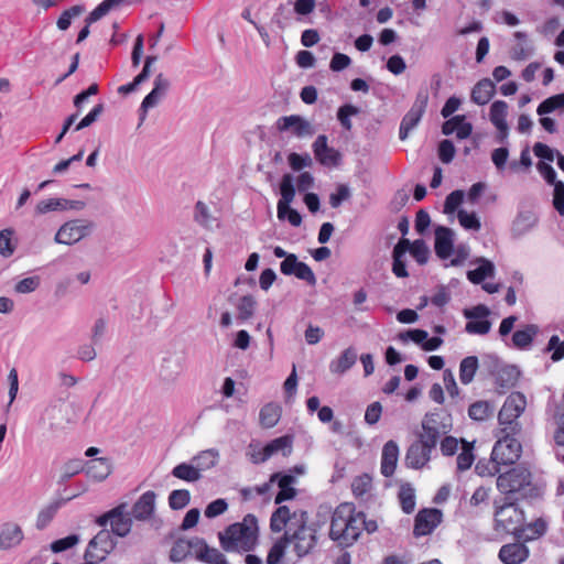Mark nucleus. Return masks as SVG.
<instances>
[{
    "label": "nucleus",
    "instance_id": "1",
    "mask_svg": "<svg viewBox=\"0 0 564 564\" xmlns=\"http://www.w3.org/2000/svg\"><path fill=\"white\" fill-rule=\"evenodd\" d=\"M366 530L369 534L378 530L376 520H367L362 511H356L352 503H340L333 512L329 538L341 547L352 545Z\"/></svg>",
    "mask_w": 564,
    "mask_h": 564
},
{
    "label": "nucleus",
    "instance_id": "2",
    "mask_svg": "<svg viewBox=\"0 0 564 564\" xmlns=\"http://www.w3.org/2000/svg\"><path fill=\"white\" fill-rule=\"evenodd\" d=\"M497 489L511 501L541 499L544 494L543 486L533 482L529 468L518 465L497 477Z\"/></svg>",
    "mask_w": 564,
    "mask_h": 564
},
{
    "label": "nucleus",
    "instance_id": "3",
    "mask_svg": "<svg viewBox=\"0 0 564 564\" xmlns=\"http://www.w3.org/2000/svg\"><path fill=\"white\" fill-rule=\"evenodd\" d=\"M220 547L228 553H249L259 543V525L254 514L248 513L241 522L229 524L218 532Z\"/></svg>",
    "mask_w": 564,
    "mask_h": 564
},
{
    "label": "nucleus",
    "instance_id": "4",
    "mask_svg": "<svg viewBox=\"0 0 564 564\" xmlns=\"http://www.w3.org/2000/svg\"><path fill=\"white\" fill-rule=\"evenodd\" d=\"M494 530L506 534H512L517 541H521L525 533V512L519 506V501H511L510 497L494 500Z\"/></svg>",
    "mask_w": 564,
    "mask_h": 564
},
{
    "label": "nucleus",
    "instance_id": "5",
    "mask_svg": "<svg viewBox=\"0 0 564 564\" xmlns=\"http://www.w3.org/2000/svg\"><path fill=\"white\" fill-rule=\"evenodd\" d=\"M132 519L141 520V496L132 503L123 501L116 508L98 517L96 523L106 527L110 523L111 533L118 536H126L132 527Z\"/></svg>",
    "mask_w": 564,
    "mask_h": 564
},
{
    "label": "nucleus",
    "instance_id": "6",
    "mask_svg": "<svg viewBox=\"0 0 564 564\" xmlns=\"http://www.w3.org/2000/svg\"><path fill=\"white\" fill-rule=\"evenodd\" d=\"M295 521L284 531L289 543H293L297 558L306 556L317 544V530L307 525V512L301 511L300 520Z\"/></svg>",
    "mask_w": 564,
    "mask_h": 564
},
{
    "label": "nucleus",
    "instance_id": "7",
    "mask_svg": "<svg viewBox=\"0 0 564 564\" xmlns=\"http://www.w3.org/2000/svg\"><path fill=\"white\" fill-rule=\"evenodd\" d=\"M488 372L495 377L496 389L503 394L514 388L521 376L516 365H505L497 355L488 354L484 357Z\"/></svg>",
    "mask_w": 564,
    "mask_h": 564
},
{
    "label": "nucleus",
    "instance_id": "8",
    "mask_svg": "<svg viewBox=\"0 0 564 564\" xmlns=\"http://www.w3.org/2000/svg\"><path fill=\"white\" fill-rule=\"evenodd\" d=\"M521 443L509 433L498 440L491 451V460L494 463V470L489 475H495L500 471V465H513L521 456Z\"/></svg>",
    "mask_w": 564,
    "mask_h": 564
},
{
    "label": "nucleus",
    "instance_id": "9",
    "mask_svg": "<svg viewBox=\"0 0 564 564\" xmlns=\"http://www.w3.org/2000/svg\"><path fill=\"white\" fill-rule=\"evenodd\" d=\"M94 229V223L84 219H74L63 224L57 230L54 240L57 243L72 246L87 237Z\"/></svg>",
    "mask_w": 564,
    "mask_h": 564
},
{
    "label": "nucleus",
    "instance_id": "10",
    "mask_svg": "<svg viewBox=\"0 0 564 564\" xmlns=\"http://www.w3.org/2000/svg\"><path fill=\"white\" fill-rule=\"evenodd\" d=\"M429 93L426 89H421L415 97L410 110L404 115L399 128L400 140H405L409 133L419 124L427 106Z\"/></svg>",
    "mask_w": 564,
    "mask_h": 564
},
{
    "label": "nucleus",
    "instance_id": "11",
    "mask_svg": "<svg viewBox=\"0 0 564 564\" xmlns=\"http://www.w3.org/2000/svg\"><path fill=\"white\" fill-rule=\"evenodd\" d=\"M490 310L485 304H478L470 308H465L463 314L467 319L465 330L473 335H486L490 332L491 322L488 319Z\"/></svg>",
    "mask_w": 564,
    "mask_h": 564
},
{
    "label": "nucleus",
    "instance_id": "12",
    "mask_svg": "<svg viewBox=\"0 0 564 564\" xmlns=\"http://www.w3.org/2000/svg\"><path fill=\"white\" fill-rule=\"evenodd\" d=\"M525 398L520 392L511 393L505 401L501 410L498 413V422L500 425H509L511 431L514 432L518 426L517 419L522 414L525 409Z\"/></svg>",
    "mask_w": 564,
    "mask_h": 564
},
{
    "label": "nucleus",
    "instance_id": "13",
    "mask_svg": "<svg viewBox=\"0 0 564 564\" xmlns=\"http://www.w3.org/2000/svg\"><path fill=\"white\" fill-rule=\"evenodd\" d=\"M116 542L110 531L100 530L88 543L85 552L86 560L104 561L115 549Z\"/></svg>",
    "mask_w": 564,
    "mask_h": 564
},
{
    "label": "nucleus",
    "instance_id": "14",
    "mask_svg": "<svg viewBox=\"0 0 564 564\" xmlns=\"http://www.w3.org/2000/svg\"><path fill=\"white\" fill-rule=\"evenodd\" d=\"M280 271L284 275H295L310 286H315L317 279L313 270L305 262L299 261L295 253H291L280 263Z\"/></svg>",
    "mask_w": 564,
    "mask_h": 564
},
{
    "label": "nucleus",
    "instance_id": "15",
    "mask_svg": "<svg viewBox=\"0 0 564 564\" xmlns=\"http://www.w3.org/2000/svg\"><path fill=\"white\" fill-rule=\"evenodd\" d=\"M539 223V216L533 208L520 205L511 224L510 234L513 239H519L529 234Z\"/></svg>",
    "mask_w": 564,
    "mask_h": 564
},
{
    "label": "nucleus",
    "instance_id": "16",
    "mask_svg": "<svg viewBox=\"0 0 564 564\" xmlns=\"http://www.w3.org/2000/svg\"><path fill=\"white\" fill-rule=\"evenodd\" d=\"M443 513L436 508L420 510L414 519L413 535L415 538L431 534L442 522Z\"/></svg>",
    "mask_w": 564,
    "mask_h": 564
},
{
    "label": "nucleus",
    "instance_id": "17",
    "mask_svg": "<svg viewBox=\"0 0 564 564\" xmlns=\"http://www.w3.org/2000/svg\"><path fill=\"white\" fill-rule=\"evenodd\" d=\"M328 138L325 134H319L312 144L313 153L316 161L326 167H337L341 164V153L328 147Z\"/></svg>",
    "mask_w": 564,
    "mask_h": 564
},
{
    "label": "nucleus",
    "instance_id": "18",
    "mask_svg": "<svg viewBox=\"0 0 564 564\" xmlns=\"http://www.w3.org/2000/svg\"><path fill=\"white\" fill-rule=\"evenodd\" d=\"M276 128L281 132L292 129V133L296 138H306L315 134V128L313 124L300 115H291L279 118L276 121Z\"/></svg>",
    "mask_w": 564,
    "mask_h": 564
},
{
    "label": "nucleus",
    "instance_id": "19",
    "mask_svg": "<svg viewBox=\"0 0 564 564\" xmlns=\"http://www.w3.org/2000/svg\"><path fill=\"white\" fill-rule=\"evenodd\" d=\"M152 90L143 98V120L149 109L156 107L166 96L170 89V80L159 74L154 79Z\"/></svg>",
    "mask_w": 564,
    "mask_h": 564
},
{
    "label": "nucleus",
    "instance_id": "20",
    "mask_svg": "<svg viewBox=\"0 0 564 564\" xmlns=\"http://www.w3.org/2000/svg\"><path fill=\"white\" fill-rule=\"evenodd\" d=\"M434 250L442 260L448 259L454 253V231L451 228L438 226L435 229Z\"/></svg>",
    "mask_w": 564,
    "mask_h": 564
},
{
    "label": "nucleus",
    "instance_id": "21",
    "mask_svg": "<svg viewBox=\"0 0 564 564\" xmlns=\"http://www.w3.org/2000/svg\"><path fill=\"white\" fill-rule=\"evenodd\" d=\"M529 555L530 550L520 541L502 545L498 554L500 561L505 564H521L527 561Z\"/></svg>",
    "mask_w": 564,
    "mask_h": 564
},
{
    "label": "nucleus",
    "instance_id": "22",
    "mask_svg": "<svg viewBox=\"0 0 564 564\" xmlns=\"http://www.w3.org/2000/svg\"><path fill=\"white\" fill-rule=\"evenodd\" d=\"M276 481L279 492L274 498V503L280 505L283 501L292 500L296 496V490L292 486L295 482V477L291 474L274 473L270 477V482Z\"/></svg>",
    "mask_w": 564,
    "mask_h": 564
},
{
    "label": "nucleus",
    "instance_id": "23",
    "mask_svg": "<svg viewBox=\"0 0 564 564\" xmlns=\"http://www.w3.org/2000/svg\"><path fill=\"white\" fill-rule=\"evenodd\" d=\"M24 539L22 528L14 522H4L0 527V550L8 551L20 545Z\"/></svg>",
    "mask_w": 564,
    "mask_h": 564
},
{
    "label": "nucleus",
    "instance_id": "24",
    "mask_svg": "<svg viewBox=\"0 0 564 564\" xmlns=\"http://www.w3.org/2000/svg\"><path fill=\"white\" fill-rule=\"evenodd\" d=\"M296 193V187L293 183V176L291 174H284L280 182V195L281 198L278 202V218L280 220L285 219V210L291 206Z\"/></svg>",
    "mask_w": 564,
    "mask_h": 564
},
{
    "label": "nucleus",
    "instance_id": "25",
    "mask_svg": "<svg viewBox=\"0 0 564 564\" xmlns=\"http://www.w3.org/2000/svg\"><path fill=\"white\" fill-rule=\"evenodd\" d=\"M399 459V445L395 441H388L381 453V466L380 471L384 477H391L397 468Z\"/></svg>",
    "mask_w": 564,
    "mask_h": 564
},
{
    "label": "nucleus",
    "instance_id": "26",
    "mask_svg": "<svg viewBox=\"0 0 564 564\" xmlns=\"http://www.w3.org/2000/svg\"><path fill=\"white\" fill-rule=\"evenodd\" d=\"M431 453L422 443L413 442L406 449L404 459L406 467L412 469L424 467L431 459Z\"/></svg>",
    "mask_w": 564,
    "mask_h": 564
},
{
    "label": "nucleus",
    "instance_id": "27",
    "mask_svg": "<svg viewBox=\"0 0 564 564\" xmlns=\"http://www.w3.org/2000/svg\"><path fill=\"white\" fill-rule=\"evenodd\" d=\"M185 368L184 358L180 355H170L163 358L160 367V377L167 382L175 381Z\"/></svg>",
    "mask_w": 564,
    "mask_h": 564
},
{
    "label": "nucleus",
    "instance_id": "28",
    "mask_svg": "<svg viewBox=\"0 0 564 564\" xmlns=\"http://www.w3.org/2000/svg\"><path fill=\"white\" fill-rule=\"evenodd\" d=\"M301 511L302 510L294 511L293 513H291L289 507H278L270 519L271 531L278 533L281 532L284 528L286 530L288 527L291 525L293 521H295L296 516H301ZM299 520L300 518L297 519V521Z\"/></svg>",
    "mask_w": 564,
    "mask_h": 564
},
{
    "label": "nucleus",
    "instance_id": "29",
    "mask_svg": "<svg viewBox=\"0 0 564 564\" xmlns=\"http://www.w3.org/2000/svg\"><path fill=\"white\" fill-rule=\"evenodd\" d=\"M293 436L283 435L276 437L264 445L263 456L260 460H268L274 454L281 453L284 457H288L292 453Z\"/></svg>",
    "mask_w": 564,
    "mask_h": 564
},
{
    "label": "nucleus",
    "instance_id": "30",
    "mask_svg": "<svg viewBox=\"0 0 564 564\" xmlns=\"http://www.w3.org/2000/svg\"><path fill=\"white\" fill-rule=\"evenodd\" d=\"M496 93V86L489 78L480 79L471 89L470 99L473 102L484 106L490 101Z\"/></svg>",
    "mask_w": 564,
    "mask_h": 564
},
{
    "label": "nucleus",
    "instance_id": "31",
    "mask_svg": "<svg viewBox=\"0 0 564 564\" xmlns=\"http://www.w3.org/2000/svg\"><path fill=\"white\" fill-rule=\"evenodd\" d=\"M539 333V326L535 324H527L522 329H518L512 334V345L520 350H527L531 347L534 337Z\"/></svg>",
    "mask_w": 564,
    "mask_h": 564
},
{
    "label": "nucleus",
    "instance_id": "32",
    "mask_svg": "<svg viewBox=\"0 0 564 564\" xmlns=\"http://www.w3.org/2000/svg\"><path fill=\"white\" fill-rule=\"evenodd\" d=\"M111 473V464L108 458H96L87 463L86 475L96 480H105Z\"/></svg>",
    "mask_w": 564,
    "mask_h": 564
},
{
    "label": "nucleus",
    "instance_id": "33",
    "mask_svg": "<svg viewBox=\"0 0 564 564\" xmlns=\"http://www.w3.org/2000/svg\"><path fill=\"white\" fill-rule=\"evenodd\" d=\"M477 262L479 263L478 267L467 272V279L474 284H480L487 278H492L495 274V265L490 260L479 258Z\"/></svg>",
    "mask_w": 564,
    "mask_h": 564
},
{
    "label": "nucleus",
    "instance_id": "34",
    "mask_svg": "<svg viewBox=\"0 0 564 564\" xmlns=\"http://www.w3.org/2000/svg\"><path fill=\"white\" fill-rule=\"evenodd\" d=\"M357 360V352L354 347H348L341 355L329 364V369L334 373H345Z\"/></svg>",
    "mask_w": 564,
    "mask_h": 564
},
{
    "label": "nucleus",
    "instance_id": "35",
    "mask_svg": "<svg viewBox=\"0 0 564 564\" xmlns=\"http://www.w3.org/2000/svg\"><path fill=\"white\" fill-rule=\"evenodd\" d=\"M281 417V409L274 403L264 404L259 413V421L262 427L271 429L275 426Z\"/></svg>",
    "mask_w": 564,
    "mask_h": 564
},
{
    "label": "nucleus",
    "instance_id": "36",
    "mask_svg": "<svg viewBox=\"0 0 564 564\" xmlns=\"http://www.w3.org/2000/svg\"><path fill=\"white\" fill-rule=\"evenodd\" d=\"M171 475L187 482H195L202 478V474L193 462L192 464L181 463L176 465L172 469Z\"/></svg>",
    "mask_w": 564,
    "mask_h": 564
},
{
    "label": "nucleus",
    "instance_id": "37",
    "mask_svg": "<svg viewBox=\"0 0 564 564\" xmlns=\"http://www.w3.org/2000/svg\"><path fill=\"white\" fill-rule=\"evenodd\" d=\"M219 459V453L215 448L202 451L193 457L192 462L198 468V471H204L215 467Z\"/></svg>",
    "mask_w": 564,
    "mask_h": 564
},
{
    "label": "nucleus",
    "instance_id": "38",
    "mask_svg": "<svg viewBox=\"0 0 564 564\" xmlns=\"http://www.w3.org/2000/svg\"><path fill=\"white\" fill-rule=\"evenodd\" d=\"M398 499L401 506V509L404 513L410 514L415 509V491L413 486L410 482H404L400 486V490L398 492Z\"/></svg>",
    "mask_w": 564,
    "mask_h": 564
},
{
    "label": "nucleus",
    "instance_id": "39",
    "mask_svg": "<svg viewBox=\"0 0 564 564\" xmlns=\"http://www.w3.org/2000/svg\"><path fill=\"white\" fill-rule=\"evenodd\" d=\"M479 367L478 358L476 356L465 357L459 364V380L463 384H469L477 372Z\"/></svg>",
    "mask_w": 564,
    "mask_h": 564
},
{
    "label": "nucleus",
    "instance_id": "40",
    "mask_svg": "<svg viewBox=\"0 0 564 564\" xmlns=\"http://www.w3.org/2000/svg\"><path fill=\"white\" fill-rule=\"evenodd\" d=\"M191 555V539L180 538L177 539L171 550L169 558L173 563H178L184 561Z\"/></svg>",
    "mask_w": 564,
    "mask_h": 564
},
{
    "label": "nucleus",
    "instance_id": "41",
    "mask_svg": "<svg viewBox=\"0 0 564 564\" xmlns=\"http://www.w3.org/2000/svg\"><path fill=\"white\" fill-rule=\"evenodd\" d=\"M149 19L151 20V24L149 23L144 31L149 37V48L153 51L164 31V22L156 15H150Z\"/></svg>",
    "mask_w": 564,
    "mask_h": 564
},
{
    "label": "nucleus",
    "instance_id": "42",
    "mask_svg": "<svg viewBox=\"0 0 564 564\" xmlns=\"http://www.w3.org/2000/svg\"><path fill=\"white\" fill-rule=\"evenodd\" d=\"M494 413V408L488 401H476L468 408V416L474 421H485Z\"/></svg>",
    "mask_w": 564,
    "mask_h": 564
},
{
    "label": "nucleus",
    "instance_id": "43",
    "mask_svg": "<svg viewBox=\"0 0 564 564\" xmlns=\"http://www.w3.org/2000/svg\"><path fill=\"white\" fill-rule=\"evenodd\" d=\"M507 110H508V105L503 100H496L491 104L489 118H490L491 123L496 128H503L505 123H507V120H506Z\"/></svg>",
    "mask_w": 564,
    "mask_h": 564
},
{
    "label": "nucleus",
    "instance_id": "44",
    "mask_svg": "<svg viewBox=\"0 0 564 564\" xmlns=\"http://www.w3.org/2000/svg\"><path fill=\"white\" fill-rule=\"evenodd\" d=\"M257 306V301L250 294L243 295L240 297L239 303L237 304L238 316L237 318L240 321H248L254 314Z\"/></svg>",
    "mask_w": 564,
    "mask_h": 564
},
{
    "label": "nucleus",
    "instance_id": "45",
    "mask_svg": "<svg viewBox=\"0 0 564 564\" xmlns=\"http://www.w3.org/2000/svg\"><path fill=\"white\" fill-rule=\"evenodd\" d=\"M289 544V539L283 534L269 550L267 564H281Z\"/></svg>",
    "mask_w": 564,
    "mask_h": 564
},
{
    "label": "nucleus",
    "instance_id": "46",
    "mask_svg": "<svg viewBox=\"0 0 564 564\" xmlns=\"http://www.w3.org/2000/svg\"><path fill=\"white\" fill-rule=\"evenodd\" d=\"M462 443L463 448L457 456V469L460 471H465L471 467L475 460V455L473 453V443H469L465 440H462Z\"/></svg>",
    "mask_w": 564,
    "mask_h": 564
},
{
    "label": "nucleus",
    "instance_id": "47",
    "mask_svg": "<svg viewBox=\"0 0 564 564\" xmlns=\"http://www.w3.org/2000/svg\"><path fill=\"white\" fill-rule=\"evenodd\" d=\"M65 209H67V203L65 198H48L37 203L35 207V214L44 215L48 212Z\"/></svg>",
    "mask_w": 564,
    "mask_h": 564
},
{
    "label": "nucleus",
    "instance_id": "48",
    "mask_svg": "<svg viewBox=\"0 0 564 564\" xmlns=\"http://www.w3.org/2000/svg\"><path fill=\"white\" fill-rule=\"evenodd\" d=\"M191 501V492L187 489H175L170 492L169 506L172 510H181Z\"/></svg>",
    "mask_w": 564,
    "mask_h": 564
},
{
    "label": "nucleus",
    "instance_id": "49",
    "mask_svg": "<svg viewBox=\"0 0 564 564\" xmlns=\"http://www.w3.org/2000/svg\"><path fill=\"white\" fill-rule=\"evenodd\" d=\"M359 111V108L351 104L340 106L337 110V119L340 126L347 131L351 130L352 123L350 117L357 116Z\"/></svg>",
    "mask_w": 564,
    "mask_h": 564
},
{
    "label": "nucleus",
    "instance_id": "50",
    "mask_svg": "<svg viewBox=\"0 0 564 564\" xmlns=\"http://www.w3.org/2000/svg\"><path fill=\"white\" fill-rule=\"evenodd\" d=\"M524 528L525 531H531V534L525 535L523 533V538L521 539V541L529 542L543 536L547 531V523L544 519L539 518L535 521L524 525Z\"/></svg>",
    "mask_w": 564,
    "mask_h": 564
},
{
    "label": "nucleus",
    "instance_id": "51",
    "mask_svg": "<svg viewBox=\"0 0 564 564\" xmlns=\"http://www.w3.org/2000/svg\"><path fill=\"white\" fill-rule=\"evenodd\" d=\"M85 11L84 6H73L69 9L62 12L57 19L56 25L61 31H66L72 23V19L80 15Z\"/></svg>",
    "mask_w": 564,
    "mask_h": 564
},
{
    "label": "nucleus",
    "instance_id": "52",
    "mask_svg": "<svg viewBox=\"0 0 564 564\" xmlns=\"http://www.w3.org/2000/svg\"><path fill=\"white\" fill-rule=\"evenodd\" d=\"M544 352H552L551 359L557 362L564 358V340H561L557 335H552L547 341Z\"/></svg>",
    "mask_w": 564,
    "mask_h": 564
},
{
    "label": "nucleus",
    "instance_id": "53",
    "mask_svg": "<svg viewBox=\"0 0 564 564\" xmlns=\"http://www.w3.org/2000/svg\"><path fill=\"white\" fill-rule=\"evenodd\" d=\"M457 217L460 226L466 230L478 231L481 228L479 217L476 213H467L466 210L460 209L458 210Z\"/></svg>",
    "mask_w": 564,
    "mask_h": 564
},
{
    "label": "nucleus",
    "instance_id": "54",
    "mask_svg": "<svg viewBox=\"0 0 564 564\" xmlns=\"http://www.w3.org/2000/svg\"><path fill=\"white\" fill-rule=\"evenodd\" d=\"M410 254L420 265H424L429 261L430 249L423 239H416L414 240V246L411 248Z\"/></svg>",
    "mask_w": 564,
    "mask_h": 564
},
{
    "label": "nucleus",
    "instance_id": "55",
    "mask_svg": "<svg viewBox=\"0 0 564 564\" xmlns=\"http://www.w3.org/2000/svg\"><path fill=\"white\" fill-rule=\"evenodd\" d=\"M41 284V278L37 275L28 276L20 280L14 285V292L18 294H29L39 289Z\"/></svg>",
    "mask_w": 564,
    "mask_h": 564
},
{
    "label": "nucleus",
    "instance_id": "56",
    "mask_svg": "<svg viewBox=\"0 0 564 564\" xmlns=\"http://www.w3.org/2000/svg\"><path fill=\"white\" fill-rule=\"evenodd\" d=\"M423 433L420 434L419 440L415 441L416 443H422L427 449L431 452L436 447L438 438L442 433L437 431L436 429L431 427H422Z\"/></svg>",
    "mask_w": 564,
    "mask_h": 564
},
{
    "label": "nucleus",
    "instance_id": "57",
    "mask_svg": "<svg viewBox=\"0 0 564 564\" xmlns=\"http://www.w3.org/2000/svg\"><path fill=\"white\" fill-rule=\"evenodd\" d=\"M465 193L462 189L451 192L444 202V213L453 214L464 202Z\"/></svg>",
    "mask_w": 564,
    "mask_h": 564
},
{
    "label": "nucleus",
    "instance_id": "58",
    "mask_svg": "<svg viewBox=\"0 0 564 564\" xmlns=\"http://www.w3.org/2000/svg\"><path fill=\"white\" fill-rule=\"evenodd\" d=\"M431 427L436 429L440 433H447L449 431L451 424H446L441 420L440 412L427 413L422 422V427Z\"/></svg>",
    "mask_w": 564,
    "mask_h": 564
},
{
    "label": "nucleus",
    "instance_id": "59",
    "mask_svg": "<svg viewBox=\"0 0 564 564\" xmlns=\"http://www.w3.org/2000/svg\"><path fill=\"white\" fill-rule=\"evenodd\" d=\"M202 563L205 564H229L227 557L218 549L209 546L202 553Z\"/></svg>",
    "mask_w": 564,
    "mask_h": 564
},
{
    "label": "nucleus",
    "instance_id": "60",
    "mask_svg": "<svg viewBox=\"0 0 564 564\" xmlns=\"http://www.w3.org/2000/svg\"><path fill=\"white\" fill-rule=\"evenodd\" d=\"M371 477L367 474L358 476L354 479L351 484L352 492L356 497H362L371 489Z\"/></svg>",
    "mask_w": 564,
    "mask_h": 564
},
{
    "label": "nucleus",
    "instance_id": "61",
    "mask_svg": "<svg viewBox=\"0 0 564 564\" xmlns=\"http://www.w3.org/2000/svg\"><path fill=\"white\" fill-rule=\"evenodd\" d=\"M288 161L292 170L301 171L304 167H310L313 164L312 158L308 153L299 154L292 152L288 156Z\"/></svg>",
    "mask_w": 564,
    "mask_h": 564
},
{
    "label": "nucleus",
    "instance_id": "62",
    "mask_svg": "<svg viewBox=\"0 0 564 564\" xmlns=\"http://www.w3.org/2000/svg\"><path fill=\"white\" fill-rule=\"evenodd\" d=\"M427 337V332L420 328L408 329L398 334L397 338L406 343L408 340H412L416 345H421Z\"/></svg>",
    "mask_w": 564,
    "mask_h": 564
},
{
    "label": "nucleus",
    "instance_id": "63",
    "mask_svg": "<svg viewBox=\"0 0 564 564\" xmlns=\"http://www.w3.org/2000/svg\"><path fill=\"white\" fill-rule=\"evenodd\" d=\"M351 196L350 188L346 184H339L335 193L329 195V204L333 208H338L345 200Z\"/></svg>",
    "mask_w": 564,
    "mask_h": 564
},
{
    "label": "nucleus",
    "instance_id": "64",
    "mask_svg": "<svg viewBox=\"0 0 564 564\" xmlns=\"http://www.w3.org/2000/svg\"><path fill=\"white\" fill-rule=\"evenodd\" d=\"M82 470H84V463L82 459H70L68 460L64 467L61 475V481L65 482L68 479H70L73 476L79 474Z\"/></svg>",
    "mask_w": 564,
    "mask_h": 564
}]
</instances>
